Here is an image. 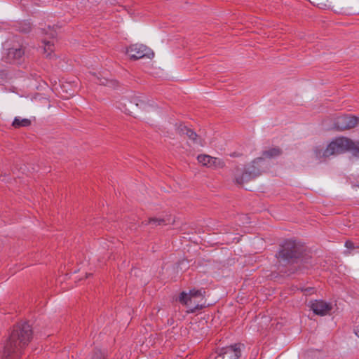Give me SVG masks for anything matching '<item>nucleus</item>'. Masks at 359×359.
Listing matches in <instances>:
<instances>
[{
    "label": "nucleus",
    "instance_id": "1",
    "mask_svg": "<svg viewBox=\"0 0 359 359\" xmlns=\"http://www.w3.org/2000/svg\"><path fill=\"white\" fill-rule=\"evenodd\" d=\"M32 336V330L27 323L18 324L4 344L2 359H19Z\"/></svg>",
    "mask_w": 359,
    "mask_h": 359
},
{
    "label": "nucleus",
    "instance_id": "2",
    "mask_svg": "<svg viewBox=\"0 0 359 359\" xmlns=\"http://www.w3.org/2000/svg\"><path fill=\"white\" fill-rule=\"evenodd\" d=\"M356 143L346 137H338L332 140L325 149H316V156L319 158H327L353 151Z\"/></svg>",
    "mask_w": 359,
    "mask_h": 359
},
{
    "label": "nucleus",
    "instance_id": "3",
    "mask_svg": "<svg viewBox=\"0 0 359 359\" xmlns=\"http://www.w3.org/2000/svg\"><path fill=\"white\" fill-rule=\"evenodd\" d=\"M205 291L203 290H191L189 293L182 292L179 301L184 305L189 308L191 312L201 309L203 307V302L205 297Z\"/></svg>",
    "mask_w": 359,
    "mask_h": 359
},
{
    "label": "nucleus",
    "instance_id": "4",
    "mask_svg": "<svg viewBox=\"0 0 359 359\" xmlns=\"http://www.w3.org/2000/svg\"><path fill=\"white\" fill-rule=\"evenodd\" d=\"M262 158L255 159L250 165H247L241 174H236L235 180L238 184H243L261 175L260 163Z\"/></svg>",
    "mask_w": 359,
    "mask_h": 359
},
{
    "label": "nucleus",
    "instance_id": "5",
    "mask_svg": "<svg viewBox=\"0 0 359 359\" xmlns=\"http://www.w3.org/2000/svg\"><path fill=\"white\" fill-rule=\"evenodd\" d=\"M302 246L294 241L288 240L285 241L282 249L278 252V257L284 260H290L299 257L302 254Z\"/></svg>",
    "mask_w": 359,
    "mask_h": 359
},
{
    "label": "nucleus",
    "instance_id": "6",
    "mask_svg": "<svg viewBox=\"0 0 359 359\" xmlns=\"http://www.w3.org/2000/svg\"><path fill=\"white\" fill-rule=\"evenodd\" d=\"M134 106L142 109H146L147 103L145 97L140 95H134L130 100L123 99L119 103L118 108L126 114H132Z\"/></svg>",
    "mask_w": 359,
    "mask_h": 359
},
{
    "label": "nucleus",
    "instance_id": "7",
    "mask_svg": "<svg viewBox=\"0 0 359 359\" xmlns=\"http://www.w3.org/2000/svg\"><path fill=\"white\" fill-rule=\"evenodd\" d=\"M358 123L359 118L357 116L344 114L335 118L334 127L337 130L342 131L355 128Z\"/></svg>",
    "mask_w": 359,
    "mask_h": 359
},
{
    "label": "nucleus",
    "instance_id": "8",
    "mask_svg": "<svg viewBox=\"0 0 359 359\" xmlns=\"http://www.w3.org/2000/svg\"><path fill=\"white\" fill-rule=\"evenodd\" d=\"M128 55L133 60H138L144 57L154 55L151 50L142 44H133L130 46L126 50Z\"/></svg>",
    "mask_w": 359,
    "mask_h": 359
},
{
    "label": "nucleus",
    "instance_id": "9",
    "mask_svg": "<svg viewBox=\"0 0 359 359\" xmlns=\"http://www.w3.org/2000/svg\"><path fill=\"white\" fill-rule=\"evenodd\" d=\"M197 160L199 163L208 168H222L225 165L224 162L222 161V159L216 157H212L207 154L198 155L197 157Z\"/></svg>",
    "mask_w": 359,
    "mask_h": 359
},
{
    "label": "nucleus",
    "instance_id": "10",
    "mask_svg": "<svg viewBox=\"0 0 359 359\" xmlns=\"http://www.w3.org/2000/svg\"><path fill=\"white\" fill-rule=\"evenodd\" d=\"M241 344H235L233 345L223 347L219 349L218 354L223 358L239 359L241 355Z\"/></svg>",
    "mask_w": 359,
    "mask_h": 359
},
{
    "label": "nucleus",
    "instance_id": "11",
    "mask_svg": "<svg viewBox=\"0 0 359 359\" xmlns=\"http://www.w3.org/2000/svg\"><path fill=\"white\" fill-rule=\"evenodd\" d=\"M309 307L313 313L318 316H326L329 314L332 309L330 303H327L323 300H315L309 302Z\"/></svg>",
    "mask_w": 359,
    "mask_h": 359
},
{
    "label": "nucleus",
    "instance_id": "12",
    "mask_svg": "<svg viewBox=\"0 0 359 359\" xmlns=\"http://www.w3.org/2000/svg\"><path fill=\"white\" fill-rule=\"evenodd\" d=\"M177 130L180 135H186L189 140L193 141L194 143L200 146H204L205 143L202 140L198 138V135L192 130L188 128L186 126L180 125Z\"/></svg>",
    "mask_w": 359,
    "mask_h": 359
},
{
    "label": "nucleus",
    "instance_id": "13",
    "mask_svg": "<svg viewBox=\"0 0 359 359\" xmlns=\"http://www.w3.org/2000/svg\"><path fill=\"white\" fill-rule=\"evenodd\" d=\"M30 125H31L30 119L22 118L20 117H15L12 123V126L15 128H20L22 127H28Z\"/></svg>",
    "mask_w": 359,
    "mask_h": 359
},
{
    "label": "nucleus",
    "instance_id": "14",
    "mask_svg": "<svg viewBox=\"0 0 359 359\" xmlns=\"http://www.w3.org/2000/svg\"><path fill=\"white\" fill-rule=\"evenodd\" d=\"M280 154H281V151L279 148H277V147L271 148L269 150L264 151L263 152V154H262L263 157H262V161L264 160V158H270L278 156Z\"/></svg>",
    "mask_w": 359,
    "mask_h": 359
},
{
    "label": "nucleus",
    "instance_id": "15",
    "mask_svg": "<svg viewBox=\"0 0 359 359\" xmlns=\"http://www.w3.org/2000/svg\"><path fill=\"white\" fill-rule=\"evenodd\" d=\"M42 43L43 46V53L46 55V57L50 56L52 53H53L55 50L54 43L52 41H43Z\"/></svg>",
    "mask_w": 359,
    "mask_h": 359
},
{
    "label": "nucleus",
    "instance_id": "16",
    "mask_svg": "<svg viewBox=\"0 0 359 359\" xmlns=\"http://www.w3.org/2000/svg\"><path fill=\"white\" fill-rule=\"evenodd\" d=\"M8 54L15 59H20L24 55V51L21 48L11 49Z\"/></svg>",
    "mask_w": 359,
    "mask_h": 359
},
{
    "label": "nucleus",
    "instance_id": "17",
    "mask_svg": "<svg viewBox=\"0 0 359 359\" xmlns=\"http://www.w3.org/2000/svg\"><path fill=\"white\" fill-rule=\"evenodd\" d=\"M148 224H153L154 226L164 224L165 220L163 219H157V218H150L149 219Z\"/></svg>",
    "mask_w": 359,
    "mask_h": 359
},
{
    "label": "nucleus",
    "instance_id": "18",
    "mask_svg": "<svg viewBox=\"0 0 359 359\" xmlns=\"http://www.w3.org/2000/svg\"><path fill=\"white\" fill-rule=\"evenodd\" d=\"M93 359H104V355L100 351H97L95 353Z\"/></svg>",
    "mask_w": 359,
    "mask_h": 359
},
{
    "label": "nucleus",
    "instance_id": "19",
    "mask_svg": "<svg viewBox=\"0 0 359 359\" xmlns=\"http://www.w3.org/2000/svg\"><path fill=\"white\" fill-rule=\"evenodd\" d=\"M345 246L347 248H349V249H351L353 248V243L351 242V241H346L345 243Z\"/></svg>",
    "mask_w": 359,
    "mask_h": 359
},
{
    "label": "nucleus",
    "instance_id": "20",
    "mask_svg": "<svg viewBox=\"0 0 359 359\" xmlns=\"http://www.w3.org/2000/svg\"><path fill=\"white\" fill-rule=\"evenodd\" d=\"M355 142L356 143V145H355L356 148H354L353 151L354 152H359V141Z\"/></svg>",
    "mask_w": 359,
    "mask_h": 359
},
{
    "label": "nucleus",
    "instance_id": "21",
    "mask_svg": "<svg viewBox=\"0 0 359 359\" xmlns=\"http://www.w3.org/2000/svg\"><path fill=\"white\" fill-rule=\"evenodd\" d=\"M354 332H355V335L358 337H359V325L355 327Z\"/></svg>",
    "mask_w": 359,
    "mask_h": 359
},
{
    "label": "nucleus",
    "instance_id": "22",
    "mask_svg": "<svg viewBox=\"0 0 359 359\" xmlns=\"http://www.w3.org/2000/svg\"><path fill=\"white\" fill-rule=\"evenodd\" d=\"M100 83L102 84V85H106L107 84V81L100 80Z\"/></svg>",
    "mask_w": 359,
    "mask_h": 359
},
{
    "label": "nucleus",
    "instance_id": "23",
    "mask_svg": "<svg viewBox=\"0 0 359 359\" xmlns=\"http://www.w3.org/2000/svg\"><path fill=\"white\" fill-rule=\"evenodd\" d=\"M30 29V27L29 25L27 26V28L25 29H22V32H28L29 30Z\"/></svg>",
    "mask_w": 359,
    "mask_h": 359
}]
</instances>
